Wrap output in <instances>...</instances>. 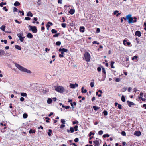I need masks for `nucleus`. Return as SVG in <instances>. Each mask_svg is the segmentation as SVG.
I'll list each match as a JSON object with an SVG mask.
<instances>
[{
  "mask_svg": "<svg viewBox=\"0 0 146 146\" xmlns=\"http://www.w3.org/2000/svg\"><path fill=\"white\" fill-rule=\"evenodd\" d=\"M14 64L15 67L20 71L28 73H31V72L30 70L23 67L18 64L15 63H14Z\"/></svg>",
  "mask_w": 146,
  "mask_h": 146,
  "instance_id": "obj_1",
  "label": "nucleus"
},
{
  "mask_svg": "<svg viewBox=\"0 0 146 146\" xmlns=\"http://www.w3.org/2000/svg\"><path fill=\"white\" fill-rule=\"evenodd\" d=\"M123 18L125 20L127 19L128 20V22L129 23H133V18L131 16V14H129L127 15L126 18L124 17H123Z\"/></svg>",
  "mask_w": 146,
  "mask_h": 146,
  "instance_id": "obj_2",
  "label": "nucleus"
},
{
  "mask_svg": "<svg viewBox=\"0 0 146 146\" xmlns=\"http://www.w3.org/2000/svg\"><path fill=\"white\" fill-rule=\"evenodd\" d=\"M55 90L61 93H63L64 91V88L63 87L60 86L55 87Z\"/></svg>",
  "mask_w": 146,
  "mask_h": 146,
  "instance_id": "obj_3",
  "label": "nucleus"
},
{
  "mask_svg": "<svg viewBox=\"0 0 146 146\" xmlns=\"http://www.w3.org/2000/svg\"><path fill=\"white\" fill-rule=\"evenodd\" d=\"M28 29L29 30H31L32 32L34 33H37V30L35 26H32L29 25Z\"/></svg>",
  "mask_w": 146,
  "mask_h": 146,
  "instance_id": "obj_4",
  "label": "nucleus"
},
{
  "mask_svg": "<svg viewBox=\"0 0 146 146\" xmlns=\"http://www.w3.org/2000/svg\"><path fill=\"white\" fill-rule=\"evenodd\" d=\"M85 60L87 62H89L90 60V56L88 52H86L84 55Z\"/></svg>",
  "mask_w": 146,
  "mask_h": 146,
  "instance_id": "obj_5",
  "label": "nucleus"
},
{
  "mask_svg": "<svg viewBox=\"0 0 146 146\" xmlns=\"http://www.w3.org/2000/svg\"><path fill=\"white\" fill-rule=\"evenodd\" d=\"M58 51L59 52H61V54H59V57L60 58L63 57L64 56V48H63L62 49L61 48L59 49Z\"/></svg>",
  "mask_w": 146,
  "mask_h": 146,
  "instance_id": "obj_6",
  "label": "nucleus"
},
{
  "mask_svg": "<svg viewBox=\"0 0 146 146\" xmlns=\"http://www.w3.org/2000/svg\"><path fill=\"white\" fill-rule=\"evenodd\" d=\"M70 86L71 88L74 89V88L76 87H78V84L77 83H75V84L70 83Z\"/></svg>",
  "mask_w": 146,
  "mask_h": 146,
  "instance_id": "obj_7",
  "label": "nucleus"
},
{
  "mask_svg": "<svg viewBox=\"0 0 146 146\" xmlns=\"http://www.w3.org/2000/svg\"><path fill=\"white\" fill-rule=\"evenodd\" d=\"M141 133L140 131H135L134 133V135L137 136H139L141 134Z\"/></svg>",
  "mask_w": 146,
  "mask_h": 146,
  "instance_id": "obj_8",
  "label": "nucleus"
},
{
  "mask_svg": "<svg viewBox=\"0 0 146 146\" xmlns=\"http://www.w3.org/2000/svg\"><path fill=\"white\" fill-rule=\"evenodd\" d=\"M135 34V35L137 36L138 37H140L141 36V33L139 31H136Z\"/></svg>",
  "mask_w": 146,
  "mask_h": 146,
  "instance_id": "obj_9",
  "label": "nucleus"
},
{
  "mask_svg": "<svg viewBox=\"0 0 146 146\" xmlns=\"http://www.w3.org/2000/svg\"><path fill=\"white\" fill-rule=\"evenodd\" d=\"M127 102L128 103V105L130 107H131L132 106L134 105H135V104L134 103L129 101H127Z\"/></svg>",
  "mask_w": 146,
  "mask_h": 146,
  "instance_id": "obj_10",
  "label": "nucleus"
},
{
  "mask_svg": "<svg viewBox=\"0 0 146 146\" xmlns=\"http://www.w3.org/2000/svg\"><path fill=\"white\" fill-rule=\"evenodd\" d=\"M94 145L95 146H98L99 145V143L98 141L95 140L94 141Z\"/></svg>",
  "mask_w": 146,
  "mask_h": 146,
  "instance_id": "obj_11",
  "label": "nucleus"
},
{
  "mask_svg": "<svg viewBox=\"0 0 146 146\" xmlns=\"http://www.w3.org/2000/svg\"><path fill=\"white\" fill-rule=\"evenodd\" d=\"M84 29L85 28L84 27H80V31L82 32H84Z\"/></svg>",
  "mask_w": 146,
  "mask_h": 146,
  "instance_id": "obj_12",
  "label": "nucleus"
},
{
  "mask_svg": "<svg viewBox=\"0 0 146 146\" xmlns=\"http://www.w3.org/2000/svg\"><path fill=\"white\" fill-rule=\"evenodd\" d=\"M5 54V52L4 50L2 49H0V56L3 55Z\"/></svg>",
  "mask_w": 146,
  "mask_h": 146,
  "instance_id": "obj_13",
  "label": "nucleus"
},
{
  "mask_svg": "<svg viewBox=\"0 0 146 146\" xmlns=\"http://www.w3.org/2000/svg\"><path fill=\"white\" fill-rule=\"evenodd\" d=\"M27 36L28 38H31L33 37V36L31 33H29L27 35Z\"/></svg>",
  "mask_w": 146,
  "mask_h": 146,
  "instance_id": "obj_14",
  "label": "nucleus"
},
{
  "mask_svg": "<svg viewBox=\"0 0 146 146\" xmlns=\"http://www.w3.org/2000/svg\"><path fill=\"white\" fill-rule=\"evenodd\" d=\"M69 12L71 15L73 14L75 12V10L74 9H70V11H69Z\"/></svg>",
  "mask_w": 146,
  "mask_h": 146,
  "instance_id": "obj_15",
  "label": "nucleus"
},
{
  "mask_svg": "<svg viewBox=\"0 0 146 146\" xmlns=\"http://www.w3.org/2000/svg\"><path fill=\"white\" fill-rule=\"evenodd\" d=\"M52 102V100L51 98H48L47 100V103L49 104H51Z\"/></svg>",
  "mask_w": 146,
  "mask_h": 146,
  "instance_id": "obj_16",
  "label": "nucleus"
},
{
  "mask_svg": "<svg viewBox=\"0 0 146 146\" xmlns=\"http://www.w3.org/2000/svg\"><path fill=\"white\" fill-rule=\"evenodd\" d=\"M27 16H30L31 17H32L33 16V15L30 11H29L27 13Z\"/></svg>",
  "mask_w": 146,
  "mask_h": 146,
  "instance_id": "obj_17",
  "label": "nucleus"
},
{
  "mask_svg": "<svg viewBox=\"0 0 146 146\" xmlns=\"http://www.w3.org/2000/svg\"><path fill=\"white\" fill-rule=\"evenodd\" d=\"M20 5V3L18 1L15 2L14 3V5L15 6H18L19 5Z\"/></svg>",
  "mask_w": 146,
  "mask_h": 146,
  "instance_id": "obj_18",
  "label": "nucleus"
},
{
  "mask_svg": "<svg viewBox=\"0 0 146 146\" xmlns=\"http://www.w3.org/2000/svg\"><path fill=\"white\" fill-rule=\"evenodd\" d=\"M23 33H18L17 34V36L19 38L20 37H22V36H23Z\"/></svg>",
  "mask_w": 146,
  "mask_h": 146,
  "instance_id": "obj_19",
  "label": "nucleus"
},
{
  "mask_svg": "<svg viewBox=\"0 0 146 146\" xmlns=\"http://www.w3.org/2000/svg\"><path fill=\"white\" fill-rule=\"evenodd\" d=\"M15 47V48L19 50H21V48L19 45H16Z\"/></svg>",
  "mask_w": 146,
  "mask_h": 146,
  "instance_id": "obj_20",
  "label": "nucleus"
},
{
  "mask_svg": "<svg viewBox=\"0 0 146 146\" xmlns=\"http://www.w3.org/2000/svg\"><path fill=\"white\" fill-rule=\"evenodd\" d=\"M82 92V93H85L87 92V90L86 89L84 90V87H82L81 88Z\"/></svg>",
  "mask_w": 146,
  "mask_h": 146,
  "instance_id": "obj_21",
  "label": "nucleus"
},
{
  "mask_svg": "<svg viewBox=\"0 0 146 146\" xmlns=\"http://www.w3.org/2000/svg\"><path fill=\"white\" fill-rule=\"evenodd\" d=\"M61 122L63 124L61 125L60 128H63L64 127V119H62L61 120Z\"/></svg>",
  "mask_w": 146,
  "mask_h": 146,
  "instance_id": "obj_22",
  "label": "nucleus"
},
{
  "mask_svg": "<svg viewBox=\"0 0 146 146\" xmlns=\"http://www.w3.org/2000/svg\"><path fill=\"white\" fill-rule=\"evenodd\" d=\"M36 131L35 130L31 129L29 131V133L30 134L35 133Z\"/></svg>",
  "mask_w": 146,
  "mask_h": 146,
  "instance_id": "obj_23",
  "label": "nucleus"
},
{
  "mask_svg": "<svg viewBox=\"0 0 146 146\" xmlns=\"http://www.w3.org/2000/svg\"><path fill=\"white\" fill-rule=\"evenodd\" d=\"M48 135L49 136H50L51 135V134L52 133V130L51 129H49L48 130V131L47 133Z\"/></svg>",
  "mask_w": 146,
  "mask_h": 146,
  "instance_id": "obj_24",
  "label": "nucleus"
},
{
  "mask_svg": "<svg viewBox=\"0 0 146 146\" xmlns=\"http://www.w3.org/2000/svg\"><path fill=\"white\" fill-rule=\"evenodd\" d=\"M21 96L23 97H26L27 96V94L25 93H21Z\"/></svg>",
  "mask_w": 146,
  "mask_h": 146,
  "instance_id": "obj_25",
  "label": "nucleus"
},
{
  "mask_svg": "<svg viewBox=\"0 0 146 146\" xmlns=\"http://www.w3.org/2000/svg\"><path fill=\"white\" fill-rule=\"evenodd\" d=\"M109 136H110V135L109 134H106L104 135L103 136V137L104 138H106V137H109Z\"/></svg>",
  "mask_w": 146,
  "mask_h": 146,
  "instance_id": "obj_26",
  "label": "nucleus"
},
{
  "mask_svg": "<svg viewBox=\"0 0 146 146\" xmlns=\"http://www.w3.org/2000/svg\"><path fill=\"white\" fill-rule=\"evenodd\" d=\"M114 62L113 61H111V68H114V67L113 66V64L114 63Z\"/></svg>",
  "mask_w": 146,
  "mask_h": 146,
  "instance_id": "obj_27",
  "label": "nucleus"
},
{
  "mask_svg": "<svg viewBox=\"0 0 146 146\" xmlns=\"http://www.w3.org/2000/svg\"><path fill=\"white\" fill-rule=\"evenodd\" d=\"M5 28V26L2 25L1 27H0V29L3 31H4Z\"/></svg>",
  "mask_w": 146,
  "mask_h": 146,
  "instance_id": "obj_28",
  "label": "nucleus"
},
{
  "mask_svg": "<svg viewBox=\"0 0 146 146\" xmlns=\"http://www.w3.org/2000/svg\"><path fill=\"white\" fill-rule=\"evenodd\" d=\"M93 108L95 110H97L99 109V108L95 106H93Z\"/></svg>",
  "mask_w": 146,
  "mask_h": 146,
  "instance_id": "obj_29",
  "label": "nucleus"
},
{
  "mask_svg": "<svg viewBox=\"0 0 146 146\" xmlns=\"http://www.w3.org/2000/svg\"><path fill=\"white\" fill-rule=\"evenodd\" d=\"M51 31L52 33H56L57 32V31L55 29H52Z\"/></svg>",
  "mask_w": 146,
  "mask_h": 146,
  "instance_id": "obj_30",
  "label": "nucleus"
},
{
  "mask_svg": "<svg viewBox=\"0 0 146 146\" xmlns=\"http://www.w3.org/2000/svg\"><path fill=\"white\" fill-rule=\"evenodd\" d=\"M25 38L24 37H20L19 38V40L21 42H23L24 41V39Z\"/></svg>",
  "mask_w": 146,
  "mask_h": 146,
  "instance_id": "obj_31",
  "label": "nucleus"
},
{
  "mask_svg": "<svg viewBox=\"0 0 146 146\" xmlns=\"http://www.w3.org/2000/svg\"><path fill=\"white\" fill-rule=\"evenodd\" d=\"M70 131H71V133H73L74 132V128H70V130H68L67 131L68 132H69Z\"/></svg>",
  "mask_w": 146,
  "mask_h": 146,
  "instance_id": "obj_32",
  "label": "nucleus"
},
{
  "mask_svg": "<svg viewBox=\"0 0 146 146\" xmlns=\"http://www.w3.org/2000/svg\"><path fill=\"white\" fill-rule=\"evenodd\" d=\"M121 100L123 102H125V97L123 96H122L121 97Z\"/></svg>",
  "mask_w": 146,
  "mask_h": 146,
  "instance_id": "obj_33",
  "label": "nucleus"
},
{
  "mask_svg": "<svg viewBox=\"0 0 146 146\" xmlns=\"http://www.w3.org/2000/svg\"><path fill=\"white\" fill-rule=\"evenodd\" d=\"M27 114L26 113H24L23 115V117L24 118H26L27 117Z\"/></svg>",
  "mask_w": 146,
  "mask_h": 146,
  "instance_id": "obj_34",
  "label": "nucleus"
},
{
  "mask_svg": "<svg viewBox=\"0 0 146 146\" xmlns=\"http://www.w3.org/2000/svg\"><path fill=\"white\" fill-rule=\"evenodd\" d=\"M61 44V42L60 41H57L56 44V45L57 46H60V45Z\"/></svg>",
  "mask_w": 146,
  "mask_h": 146,
  "instance_id": "obj_35",
  "label": "nucleus"
},
{
  "mask_svg": "<svg viewBox=\"0 0 146 146\" xmlns=\"http://www.w3.org/2000/svg\"><path fill=\"white\" fill-rule=\"evenodd\" d=\"M41 4V0H38L37 2V5L40 6Z\"/></svg>",
  "mask_w": 146,
  "mask_h": 146,
  "instance_id": "obj_36",
  "label": "nucleus"
},
{
  "mask_svg": "<svg viewBox=\"0 0 146 146\" xmlns=\"http://www.w3.org/2000/svg\"><path fill=\"white\" fill-rule=\"evenodd\" d=\"M59 35V33L53 35V37H57Z\"/></svg>",
  "mask_w": 146,
  "mask_h": 146,
  "instance_id": "obj_37",
  "label": "nucleus"
},
{
  "mask_svg": "<svg viewBox=\"0 0 146 146\" xmlns=\"http://www.w3.org/2000/svg\"><path fill=\"white\" fill-rule=\"evenodd\" d=\"M18 11V9H17L15 7H14L13 8V12H16Z\"/></svg>",
  "mask_w": 146,
  "mask_h": 146,
  "instance_id": "obj_38",
  "label": "nucleus"
},
{
  "mask_svg": "<svg viewBox=\"0 0 146 146\" xmlns=\"http://www.w3.org/2000/svg\"><path fill=\"white\" fill-rule=\"evenodd\" d=\"M94 133L93 132H90L89 134V136L90 137L92 135H94Z\"/></svg>",
  "mask_w": 146,
  "mask_h": 146,
  "instance_id": "obj_39",
  "label": "nucleus"
},
{
  "mask_svg": "<svg viewBox=\"0 0 146 146\" xmlns=\"http://www.w3.org/2000/svg\"><path fill=\"white\" fill-rule=\"evenodd\" d=\"M103 113L104 115L106 116L108 114V113L107 111H104L103 112Z\"/></svg>",
  "mask_w": 146,
  "mask_h": 146,
  "instance_id": "obj_40",
  "label": "nucleus"
},
{
  "mask_svg": "<svg viewBox=\"0 0 146 146\" xmlns=\"http://www.w3.org/2000/svg\"><path fill=\"white\" fill-rule=\"evenodd\" d=\"M1 131L3 133H4L5 132V129L6 128H1Z\"/></svg>",
  "mask_w": 146,
  "mask_h": 146,
  "instance_id": "obj_41",
  "label": "nucleus"
},
{
  "mask_svg": "<svg viewBox=\"0 0 146 146\" xmlns=\"http://www.w3.org/2000/svg\"><path fill=\"white\" fill-rule=\"evenodd\" d=\"M94 82H91L90 83V86L92 88L94 87Z\"/></svg>",
  "mask_w": 146,
  "mask_h": 146,
  "instance_id": "obj_42",
  "label": "nucleus"
},
{
  "mask_svg": "<svg viewBox=\"0 0 146 146\" xmlns=\"http://www.w3.org/2000/svg\"><path fill=\"white\" fill-rule=\"evenodd\" d=\"M103 133V132L102 130L98 132V134L99 135H102Z\"/></svg>",
  "mask_w": 146,
  "mask_h": 146,
  "instance_id": "obj_43",
  "label": "nucleus"
},
{
  "mask_svg": "<svg viewBox=\"0 0 146 146\" xmlns=\"http://www.w3.org/2000/svg\"><path fill=\"white\" fill-rule=\"evenodd\" d=\"M19 13H21L22 15L23 16L24 15V13L23 11H19Z\"/></svg>",
  "mask_w": 146,
  "mask_h": 146,
  "instance_id": "obj_44",
  "label": "nucleus"
},
{
  "mask_svg": "<svg viewBox=\"0 0 146 146\" xmlns=\"http://www.w3.org/2000/svg\"><path fill=\"white\" fill-rule=\"evenodd\" d=\"M121 134L123 136H125L126 133L124 131H122L121 132Z\"/></svg>",
  "mask_w": 146,
  "mask_h": 146,
  "instance_id": "obj_45",
  "label": "nucleus"
},
{
  "mask_svg": "<svg viewBox=\"0 0 146 146\" xmlns=\"http://www.w3.org/2000/svg\"><path fill=\"white\" fill-rule=\"evenodd\" d=\"M20 100L21 101H23L24 100V98L23 97H21L20 98Z\"/></svg>",
  "mask_w": 146,
  "mask_h": 146,
  "instance_id": "obj_46",
  "label": "nucleus"
},
{
  "mask_svg": "<svg viewBox=\"0 0 146 146\" xmlns=\"http://www.w3.org/2000/svg\"><path fill=\"white\" fill-rule=\"evenodd\" d=\"M45 119L46 120V121L47 122H49V120L50 119L48 117H46L45 118Z\"/></svg>",
  "mask_w": 146,
  "mask_h": 146,
  "instance_id": "obj_47",
  "label": "nucleus"
},
{
  "mask_svg": "<svg viewBox=\"0 0 146 146\" xmlns=\"http://www.w3.org/2000/svg\"><path fill=\"white\" fill-rule=\"evenodd\" d=\"M127 40L126 39H125L123 41V44L124 45H126V43H125V42H127Z\"/></svg>",
  "mask_w": 146,
  "mask_h": 146,
  "instance_id": "obj_48",
  "label": "nucleus"
},
{
  "mask_svg": "<svg viewBox=\"0 0 146 146\" xmlns=\"http://www.w3.org/2000/svg\"><path fill=\"white\" fill-rule=\"evenodd\" d=\"M25 19L27 20H29L31 19V18L29 17H26Z\"/></svg>",
  "mask_w": 146,
  "mask_h": 146,
  "instance_id": "obj_49",
  "label": "nucleus"
},
{
  "mask_svg": "<svg viewBox=\"0 0 146 146\" xmlns=\"http://www.w3.org/2000/svg\"><path fill=\"white\" fill-rule=\"evenodd\" d=\"M3 9L6 12L8 10V9L5 7H4L3 8Z\"/></svg>",
  "mask_w": 146,
  "mask_h": 146,
  "instance_id": "obj_50",
  "label": "nucleus"
},
{
  "mask_svg": "<svg viewBox=\"0 0 146 146\" xmlns=\"http://www.w3.org/2000/svg\"><path fill=\"white\" fill-rule=\"evenodd\" d=\"M133 19H134V20H133V23L136 22V21H137V18L136 17H134L133 18Z\"/></svg>",
  "mask_w": 146,
  "mask_h": 146,
  "instance_id": "obj_51",
  "label": "nucleus"
},
{
  "mask_svg": "<svg viewBox=\"0 0 146 146\" xmlns=\"http://www.w3.org/2000/svg\"><path fill=\"white\" fill-rule=\"evenodd\" d=\"M137 58H138V57L137 56H134L132 58V60H133L135 58L136 59H137Z\"/></svg>",
  "mask_w": 146,
  "mask_h": 146,
  "instance_id": "obj_52",
  "label": "nucleus"
},
{
  "mask_svg": "<svg viewBox=\"0 0 146 146\" xmlns=\"http://www.w3.org/2000/svg\"><path fill=\"white\" fill-rule=\"evenodd\" d=\"M122 106L120 104H118V108L119 109H121L122 108H121Z\"/></svg>",
  "mask_w": 146,
  "mask_h": 146,
  "instance_id": "obj_53",
  "label": "nucleus"
},
{
  "mask_svg": "<svg viewBox=\"0 0 146 146\" xmlns=\"http://www.w3.org/2000/svg\"><path fill=\"white\" fill-rule=\"evenodd\" d=\"M0 125L2 126H6V124L5 123H0Z\"/></svg>",
  "mask_w": 146,
  "mask_h": 146,
  "instance_id": "obj_54",
  "label": "nucleus"
},
{
  "mask_svg": "<svg viewBox=\"0 0 146 146\" xmlns=\"http://www.w3.org/2000/svg\"><path fill=\"white\" fill-rule=\"evenodd\" d=\"M79 139L78 138H76L74 139V141L76 142H77L78 141Z\"/></svg>",
  "mask_w": 146,
  "mask_h": 146,
  "instance_id": "obj_55",
  "label": "nucleus"
},
{
  "mask_svg": "<svg viewBox=\"0 0 146 146\" xmlns=\"http://www.w3.org/2000/svg\"><path fill=\"white\" fill-rule=\"evenodd\" d=\"M1 5H2V7L3 6V5H6V2H2L1 3Z\"/></svg>",
  "mask_w": 146,
  "mask_h": 146,
  "instance_id": "obj_56",
  "label": "nucleus"
},
{
  "mask_svg": "<svg viewBox=\"0 0 146 146\" xmlns=\"http://www.w3.org/2000/svg\"><path fill=\"white\" fill-rule=\"evenodd\" d=\"M115 81L116 82H119L120 81V79L119 78H117L116 80Z\"/></svg>",
  "mask_w": 146,
  "mask_h": 146,
  "instance_id": "obj_57",
  "label": "nucleus"
},
{
  "mask_svg": "<svg viewBox=\"0 0 146 146\" xmlns=\"http://www.w3.org/2000/svg\"><path fill=\"white\" fill-rule=\"evenodd\" d=\"M46 27H47V30H49V28L50 27V25H49L48 24H47L46 25Z\"/></svg>",
  "mask_w": 146,
  "mask_h": 146,
  "instance_id": "obj_58",
  "label": "nucleus"
},
{
  "mask_svg": "<svg viewBox=\"0 0 146 146\" xmlns=\"http://www.w3.org/2000/svg\"><path fill=\"white\" fill-rule=\"evenodd\" d=\"M62 0H58V3L61 4L62 3Z\"/></svg>",
  "mask_w": 146,
  "mask_h": 146,
  "instance_id": "obj_59",
  "label": "nucleus"
},
{
  "mask_svg": "<svg viewBox=\"0 0 146 146\" xmlns=\"http://www.w3.org/2000/svg\"><path fill=\"white\" fill-rule=\"evenodd\" d=\"M78 121H74L73 122V124L74 125V124H78Z\"/></svg>",
  "mask_w": 146,
  "mask_h": 146,
  "instance_id": "obj_60",
  "label": "nucleus"
},
{
  "mask_svg": "<svg viewBox=\"0 0 146 146\" xmlns=\"http://www.w3.org/2000/svg\"><path fill=\"white\" fill-rule=\"evenodd\" d=\"M102 72L104 73V74H105L106 73V72H105V69L104 68H102Z\"/></svg>",
  "mask_w": 146,
  "mask_h": 146,
  "instance_id": "obj_61",
  "label": "nucleus"
},
{
  "mask_svg": "<svg viewBox=\"0 0 146 146\" xmlns=\"http://www.w3.org/2000/svg\"><path fill=\"white\" fill-rule=\"evenodd\" d=\"M100 31V29L99 28H97V29L96 32L97 33H99Z\"/></svg>",
  "mask_w": 146,
  "mask_h": 146,
  "instance_id": "obj_62",
  "label": "nucleus"
},
{
  "mask_svg": "<svg viewBox=\"0 0 146 146\" xmlns=\"http://www.w3.org/2000/svg\"><path fill=\"white\" fill-rule=\"evenodd\" d=\"M15 22H16V23H18V24H20L21 23L19 21L17 20H15Z\"/></svg>",
  "mask_w": 146,
  "mask_h": 146,
  "instance_id": "obj_63",
  "label": "nucleus"
},
{
  "mask_svg": "<svg viewBox=\"0 0 146 146\" xmlns=\"http://www.w3.org/2000/svg\"><path fill=\"white\" fill-rule=\"evenodd\" d=\"M97 70L98 72H100L101 70V68L100 67H98L97 68Z\"/></svg>",
  "mask_w": 146,
  "mask_h": 146,
  "instance_id": "obj_64",
  "label": "nucleus"
}]
</instances>
